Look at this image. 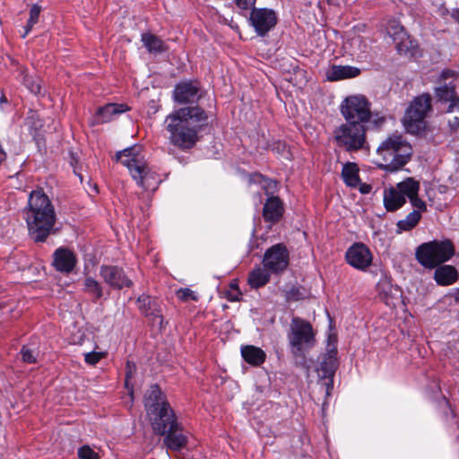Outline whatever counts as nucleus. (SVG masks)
<instances>
[{"instance_id": "nucleus-17", "label": "nucleus", "mask_w": 459, "mask_h": 459, "mask_svg": "<svg viewBox=\"0 0 459 459\" xmlns=\"http://www.w3.org/2000/svg\"><path fill=\"white\" fill-rule=\"evenodd\" d=\"M346 260L352 267L364 271L371 264L372 255L364 244L357 243L347 250Z\"/></svg>"}, {"instance_id": "nucleus-45", "label": "nucleus", "mask_w": 459, "mask_h": 459, "mask_svg": "<svg viewBox=\"0 0 459 459\" xmlns=\"http://www.w3.org/2000/svg\"><path fill=\"white\" fill-rule=\"evenodd\" d=\"M451 17L457 22H459V9H453L451 12Z\"/></svg>"}, {"instance_id": "nucleus-20", "label": "nucleus", "mask_w": 459, "mask_h": 459, "mask_svg": "<svg viewBox=\"0 0 459 459\" xmlns=\"http://www.w3.org/2000/svg\"><path fill=\"white\" fill-rule=\"evenodd\" d=\"M164 436V445L173 451H179L186 447L189 438L188 432L185 431L179 423L169 429Z\"/></svg>"}, {"instance_id": "nucleus-5", "label": "nucleus", "mask_w": 459, "mask_h": 459, "mask_svg": "<svg viewBox=\"0 0 459 459\" xmlns=\"http://www.w3.org/2000/svg\"><path fill=\"white\" fill-rule=\"evenodd\" d=\"M383 163L379 166L387 171L402 169L410 160L411 145L400 134H392L381 143L377 150Z\"/></svg>"}, {"instance_id": "nucleus-4", "label": "nucleus", "mask_w": 459, "mask_h": 459, "mask_svg": "<svg viewBox=\"0 0 459 459\" xmlns=\"http://www.w3.org/2000/svg\"><path fill=\"white\" fill-rule=\"evenodd\" d=\"M116 159L126 167L136 184L145 190H155L160 182L159 175L148 166L140 146H133L117 152Z\"/></svg>"}, {"instance_id": "nucleus-46", "label": "nucleus", "mask_w": 459, "mask_h": 459, "mask_svg": "<svg viewBox=\"0 0 459 459\" xmlns=\"http://www.w3.org/2000/svg\"><path fill=\"white\" fill-rule=\"evenodd\" d=\"M129 374H130V372L128 371V372L126 373V385H128V377H130V375H129Z\"/></svg>"}, {"instance_id": "nucleus-48", "label": "nucleus", "mask_w": 459, "mask_h": 459, "mask_svg": "<svg viewBox=\"0 0 459 459\" xmlns=\"http://www.w3.org/2000/svg\"><path fill=\"white\" fill-rule=\"evenodd\" d=\"M236 288H238V287H237V284H231V289H232V290H234V289H236Z\"/></svg>"}, {"instance_id": "nucleus-18", "label": "nucleus", "mask_w": 459, "mask_h": 459, "mask_svg": "<svg viewBox=\"0 0 459 459\" xmlns=\"http://www.w3.org/2000/svg\"><path fill=\"white\" fill-rule=\"evenodd\" d=\"M100 274L105 282L114 289L120 290L133 285V281L127 278L123 269L117 266L102 265Z\"/></svg>"}, {"instance_id": "nucleus-31", "label": "nucleus", "mask_w": 459, "mask_h": 459, "mask_svg": "<svg viewBox=\"0 0 459 459\" xmlns=\"http://www.w3.org/2000/svg\"><path fill=\"white\" fill-rule=\"evenodd\" d=\"M268 269L255 267L248 275V283L252 288L258 289L264 286L270 281Z\"/></svg>"}, {"instance_id": "nucleus-47", "label": "nucleus", "mask_w": 459, "mask_h": 459, "mask_svg": "<svg viewBox=\"0 0 459 459\" xmlns=\"http://www.w3.org/2000/svg\"><path fill=\"white\" fill-rule=\"evenodd\" d=\"M449 13V12H448V10H447V9H445L444 11H442V13H442V15H445V14H446V13Z\"/></svg>"}, {"instance_id": "nucleus-44", "label": "nucleus", "mask_w": 459, "mask_h": 459, "mask_svg": "<svg viewBox=\"0 0 459 459\" xmlns=\"http://www.w3.org/2000/svg\"><path fill=\"white\" fill-rule=\"evenodd\" d=\"M371 190V186L369 185H367V184H363L360 186L359 187V191L362 193V194H368L369 193Z\"/></svg>"}, {"instance_id": "nucleus-8", "label": "nucleus", "mask_w": 459, "mask_h": 459, "mask_svg": "<svg viewBox=\"0 0 459 459\" xmlns=\"http://www.w3.org/2000/svg\"><path fill=\"white\" fill-rule=\"evenodd\" d=\"M338 146L352 152L366 147L365 125L345 122L340 125L333 133Z\"/></svg>"}, {"instance_id": "nucleus-3", "label": "nucleus", "mask_w": 459, "mask_h": 459, "mask_svg": "<svg viewBox=\"0 0 459 459\" xmlns=\"http://www.w3.org/2000/svg\"><path fill=\"white\" fill-rule=\"evenodd\" d=\"M144 408L153 431L164 436L178 423L174 411L167 401L166 395L157 385H151L144 394Z\"/></svg>"}, {"instance_id": "nucleus-34", "label": "nucleus", "mask_w": 459, "mask_h": 459, "mask_svg": "<svg viewBox=\"0 0 459 459\" xmlns=\"http://www.w3.org/2000/svg\"><path fill=\"white\" fill-rule=\"evenodd\" d=\"M421 214L419 211H412L403 220H400L397 222V228L398 231H409L412 229H414L419 221H420Z\"/></svg>"}, {"instance_id": "nucleus-1", "label": "nucleus", "mask_w": 459, "mask_h": 459, "mask_svg": "<svg viewBox=\"0 0 459 459\" xmlns=\"http://www.w3.org/2000/svg\"><path fill=\"white\" fill-rule=\"evenodd\" d=\"M207 120L206 112L198 106L173 110L164 120L169 143L181 150L193 148L198 142V134L207 124Z\"/></svg>"}, {"instance_id": "nucleus-9", "label": "nucleus", "mask_w": 459, "mask_h": 459, "mask_svg": "<svg viewBox=\"0 0 459 459\" xmlns=\"http://www.w3.org/2000/svg\"><path fill=\"white\" fill-rule=\"evenodd\" d=\"M288 339L295 355H299L310 349L315 344V334L311 324L300 317H293Z\"/></svg>"}, {"instance_id": "nucleus-13", "label": "nucleus", "mask_w": 459, "mask_h": 459, "mask_svg": "<svg viewBox=\"0 0 459 459\" xmlns=\"http://www.w3.org/2000/svg\"><path fill=\"white\" fill-rule=\"evenodd\" d=\"M289 264V253L283 244H276L266 250L263 259L264 266L272 273L285 270Z\"/></svg>"}, {"instance_id": "nucleus-12", "label": "nucleus", "mask_w": 459, "mask_h": 459, "mask_svg": "<svg viewBox=\"0 0 459 459\" xmlns=\"http://www.w3.org/2000/svg\"><path fill=\"white\" fill-rule=\"evenodd\" d=\"M337 367V349L334 345L328 343L327 351L325 354L320 368L318 369L321 385L325 388L326 396L330 395L333 387V377Z\"/></svg>"}, {"instance_id": "nucleus-23", "label": "nucleus", "mask_w": 459, "mask_h": 459, "mask_svg": "<svg viewBox=\"0 0 459 459\" xmlns=\"http://www.w3.org/2000/svg\"><path fill=\"white\" fill-rule=\"evenodd\" d=\"M398 183L395 186L389 187L384 192V205L386 211L394 212L400 209L406 203V194L401 190Z\"/></svg>"}, {"instance_id": "nucleus-11", "label": "nucleus", "mask_w": 459, "mask_h": 459, "mask_svg": "<svg viewBox=\"0 0 459 459\" xmlns=\"http://www.w3.org/2000/svg\"><path fill=\"white\" fill-rule=\"evenodd\" d=\"M386 32L395 44L400 55L415 56L418 53V44L404 30V28L395 20L387 23Z\"/></svg>"}, {"instance_id": "nucleus-19", "label": "nucleus", "mask_w": 459, "mask_h": 459, "mask_svg": "<svg viewBox=\"0 0 459 459\" xmlns=\"http://www.w3.org/2000/svg\"><path fill=\"white\" fill-rule=\"evenodd\" d=\"M138 308L143 315L152 321L153 325H162L163 316L158 301L148 295H141L137 299Z\"/></svg>"}, {"instance_id": "nucleus-42", "label": "nucleus", "mask_w": 459, "mask_h": 459, "mask_svg": "<svg viewBox=\"0 0 459 459\" xmlns=\"http://www.w3.org/2000/svg\"><path fill=\"white\" fill-rule=\"evenodd\" d=\"M237 6L243 10H249L254 7L255 0H235Z\"/></svg>"}, {"instance_id": "nucleus-26", "label": "nucleus", "mask_w": 459, "mask_h": 459, "mask_svg": "<svg viewBox=\"0 0 459 459\" xmlns=\"http://www.w3.org/2000/svg\"><path fill=\"white\" fill-rule=\"evenodd\" d=\"M360 70L351 65H333L327 72L326 76L329 81H339L350 79L358 76Z\"/></svg>"}, {"instance_id": "nucleus-29", "label": "nucleus", "mask_w": 459, "mask_h": 459, "mask_svg": "<svg viewBox=\"0 0 459 459\" xmlns=\"http://www.w3.org/2000/svg\"><path fill=\"white\" fill-rule=\"evenodd\" d=\"M359 167L354 162H346L342 169V178L350 187H357L359 185Z\"/></svg>"}, {"instance_id": "nucleus-35", "label": "nucleus", "mask_w": 459, "mask_h": 459, "mask_svg": "<svg viewBox=\"0 0 459 459\" xmlns=\"http://www.w3.org/2000/svg\"><path fill=\"white\" fill-rule=\"evenodd\" d=\"M41 7L39 4H33L30 9V17L27 21L26 26L24 27V32L22 34V38H25L30 31L32 30L35 24L39 22Z\"/></svg>"}, {"instance_id": "nucleus-2", "label": "nucleus", "mask_w": 459, "mask_h": 459, "mask_svg": "<svg viewBox=\"0 0 459 459\" xmlns=\"http://www.w3.org/2000/svg\"><path fill=\"white\" fill-rule=\"evenodd\" d=\"M29 234L36 242H43L53 231L56 215L54 205L42 190L31 191L23 211Z\"/></svg>"}, {"instance_id": "nucleus-41", "label": "nucleus", "mask_w": 459, "mask_h": 459, "mask_svg": "<svg viewBox=\"0 0 459 459\" xmlns=\"http://www.w3.org/2000/svg\"><path fill=\"white\" fill-rule=\"evenodd\" d=\"M21 354H22V360L25 362L33 363L36 361V358L33 353V351H31L30 349H29L25 346L22 349Z\"/></svg>"}, {"instance_id": "nucleus-21", "label": "nucleus", "mask_w": 459, "mask_h": 459, "mask_svg": "<svg viewBox=\"0 0 459 459\" xmlns=\"http://www.w3.org/2000/svg\"><path fill=\"white\" fill-rule=\"evenodd\" d=\"M400 187L402 191L405 192L411 205L416 209L415 211H419L420 214L427 211L426 203L418 195L420 190V183L418 181L412 178H407L402 181Z\"/></svg>"}, {"instance_id": "nucleus-39", "label": "nucleus", "mask_w": 459, "mask_h": 459, "mask_svg": "<svg viewBox=\"0 0 459 459\" xmlns=\"http://www.w3.org/2000/svg\"><path fill=\"white\" fill-rule=\"evenodd\" d=\"M24 83L26 87L29 89L30 92L33 94H39L41 90V85L39 82H36L33 78L25 76Z\"/></svg>"}, {"instance_id": "nucleus-10", "label": "nucleus", "mask_w": 459, "mask_h": 459, "mask_svg": "<svg viewBox=\"0 0 459 459\" xmlns=\"http://www.w3.org/2000/svg\"><path fill=\"white\" fill-rule=\"evenodd\" d=\"M341 113L346 122L364 125L370 117L369 102L361 95L347 97L341 104Z\"/></svg>"}, {"instance_id": "nucleus-14", "label": "nucleus", "mask_w": 459, "mask_h": 459, "mask_svg": "<svg viewBox=\"0 0 459 459\" xmlns=\"http://www.w3.org/2000/svg\"><path fill=\"white\" fill-rule=\"evenodd\" d=\"M458 73L454 70L446 69L441 73L438 80L439 86L435 90L438 100L450 104L457 98L455 91Z\"/></svg>"}, {"instance_id": "nucleus-22", "label": "nucleus", "mask_w": 459, "mask_h": 459, "mask_svg": "<svg viewBox=\"0 0 459 459\" xmlns=\"http://www.w3.org/2000/svg\"><path fill=\"white\" fill-rule=\"evenodd\" d=\"M76 257L73 251L65 247H59L54 253L53 265L61 272L68 273L76 264Z\"/></svg>"}, {"instance_id": "nucleus-16", "label": "nucleus", "mask_w": 459, "mask_h": 459, "mask_svg": "<svg viewBox=\"0 0 459 459\" xmlns=\"http://www.w3.org/2000/svg\"><path fill=\"white\" fill-rule=\"evenodd\" d=\"M202 97V91L196 82H182L176 85L173 99L178 104H193Z\"/></svg>"}, {"instance_id": "nucleus-24", "label": "nucleus", "mask_w": 459, "mask_h": 459, "mask_svg": "<svg viewBox=\"0 0 459 459\" xmlns=\"http://www.w3.org/2000/svg\"><path fill=\"white\" fill-rule=\"evenodd\" d=\"M434 269L433 279L439 286H450L459 279V273L453 265L442 264Z\"/></svg>"}, {"instance_id": "nucleus-27", "label": "nucleus", "mask_w": 459, "mask_h": 459, "mask_svg": "<svg viewBox=\"0 0 459 459\" xmlns=\"http://www.w3.org/2000/svg\"><path fill=\"white\" fill-rule=\"evenodd\" d=\"M241 355L245 361L253 366H259L265 360V352L255 346L247 345L241 348Z\"/></svg>"}, {"instance_id": "nucleus-43", "label": "nucleus", "mask_w": 459, "mask_h": 459, "mask_svg": "<svg viewBox=\"0 0 459 459\" xmlns=\"http://www.w3.org/2000/svg\"><path fill=\"white\" fill-rule=\"evenodd\" d=\"M227 297L230 301H238L241 297V292L239 291L238 288H236L229 291Z\"/></svg>"}, {"instance_id": "nucleus-32", "label": "nucleus", "mask_w": 459, "mask_h": 459, "mask_svg": "<svg viewBox=\"0 0 459 459\" xmlns=\"http://www.w3.org/2000/svg\"><path fill=\"white\" fill-rule=\"evenodd\" d=\"M83 291L92 297L93 301L99 300L103 296L100 283L91 276H86L83 281Z\"/></svg>"}, {"instance_id": "nucleus-37", "label": "nucleus", "mask_w": 459, "mask_h": 459, "mask_svg": "<svg viewBox=\"0 0 459 459\" xmlns=\"http://www.w3.org/2000/svg\"><path fill=\"white\" fill-rule=\"evenodd\" d=\"M446 112H459V97H457L452 103L449 104ZM449 125L451 127L459 126V117H455L452 120H449Z\"/></svg>"}, {"instance_id": "nucleus-25", "label": "nucleus", "mask_w": 459, "mask_h": 459, "mask_svg": "<svg viewBox=\"0 0 459 459\" xmlns=\"http://www.w3.org/2000/svg\"><path fill=\"white\" fill-rule=\"evenodd\" d=\"M283 213V204L277 196L269 197L263 209V216L266 221H278Z\"/></svg>"}, {"instance_id": "nucleus-40", "label": "nucleus", "mask_w": 459, "mask_h": 459, "mask_svg": "<svg viewBox=\"0 0 459 459\" xmlns=\"http://www.w3.org/2000/svg\"><path fill=\"white\" fill-rule=\"evenodd\" d=\"M102 352L90 351L84 353V360L87 364L94 366L96 365L102 358Z\"/></svg>"}, {"instance_id": "nucleus-15", "label": "nucleus", "mask_w": 459, "mask_h": 459, "mask_svg": "<svg viewBox=\"0 0 459 459\" xmlns=\"http://www.w3.org/2000/svg\"><path fill=\"white\" fill-rule=\"evenodd\" d=\"M250 22L259 36H264L277 22L274 11L267 8H254L250 14Z\"/></svg>"}, {"instance_id": "nucleus-7", "label": "nucleus", "mask_w": 459, "mask_h": 459, "mask_svg": "<svg viewBox=\"0 0 459 459\" xmlns=\"http://www.w3.org/2000/svg\"><path fill=\"white\" fill-rule=\"evenodd\" d=\"M431 110V97L422 94L416 97L406 109L403 124L408 133L416 134L425 129V118Z\"/></svg>"}, {"instance_id": "nucleus-6", "label": "nucleus", "mask_w": 459, "mask_h": 459, "mask_svg": "<svg viewBox=\"0 0 459 459\" xmlns=\"http://www.w3.org/2000/svg\"><path fill=\"white\" fill-rule=\"evenodd\" d=\"M455 252V247L451 240H433L419 246L415 255L423 267L434 269L450 260Z\"/></svg>"}, {"instance_id": "nucleus-33", "label": "nucleus", "mask_w": 459, "mask_h": 459, "mask_svg": "<svg viewBox=\"0 0 459 459\" xmlns=\"http://www.w3.org/2000/svg\"><path fill=\"white\" fill-rule=\"evenodd\" d=\"M377 290L380 297L385 300L387 305L393 304V299L400 291L394 288L388 281H381L377 284Z\"/></svg>"}, {"instance_id": "nucleus-36", "label": "nucleus", "mask_w": 459, "mask_h": 459, "mask_svg": "<svg viewBox=\"0 0 459 459\" xmlns=\"http://www.w3.org/2000/svg\"><path fill=\"white\" fill-rule=\"evenodd\" d=\"M177 297L181 300V301H188V300H197V296L195 295V293L188 289V288H181L179 289L178 291H177Z\"/></svg>"}, {"instance_id": "nucleus-30", "label": "nucleus", "mask_w": 459, "mask_h": 459, "mask_svg": "<svg viewBox=\"0 0 459 459\" xmlns=\"http://www.w3.org/2000/svg\"><path fill=\"white\" fill-rule=\"evenodd\" d=\"M142 42L150 53L160 54L166 51L164 42L156 35L152 33H143Z\"/></svg>"}, {"instance_id": "nucleus-28", "label": "nucleus", "mask_w": 459, "mask_h": 459, "mask_svg": "<svg viewBox=\"0 0 459 459\" xmlns=\"http://www.w3.org/2000/svg\"><path fill=\"white\" fill-rule=\"evenodd\" d=\"M126 109L127 108L125 105L114 103L107 104L106 106L99 108L96 119L98 123H107L113 118V116L119 115Z\"/></svg>"}, {"instance_id": "nucleus-38", "label": "nucleus", "mask_w": 459, "mask_h": 459, "mask_svg": "<svg viewBox=\"0 0 459 459\" xmlns=\"http://www.w3.org/2000/svg\"><path fill=\"white\" fill-rule=\"evenodd\" d=\"M78 457L80 459H100L99 455L94 452L89 446H82L78 450Z\"/></svg>"}]
</instances>
